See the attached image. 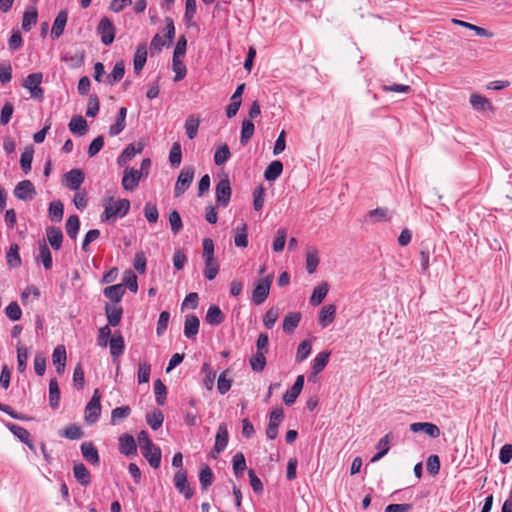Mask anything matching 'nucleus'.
Returning a JSON list of instances; mask_svg holds the SVG:
<instances>
[{
	"label": "nucleus",
	"mask_w": 512,
	"mask_h": 512,
	"mask_svg": "<svg viewBox=\"0 0 512 512\" xmlns=\"http://www.w3.org/2000/svg\"><path fill=\"white\" fill-rule=\"evenodd\" d=\"M66 186L71 190H78L84 182L85 176L82 170L72 169L64 175Z\"/></svg>",
	"instance_id": "14"
},
{
	"label": "nucleus",
	"mask_w": 512,
	"mask_h": 512,
	"mask_svg": "<svg viewBox=\"0 0 512 512\" xmlns=\"http://www.w3.org/2000/svg\"><path fill=\"white\" fill-rule=\"evenodd\" d=\"M7 428L22 443L26 444L30 450L35 451V446L30 439V433L27 429H25L24 427L18 426L16 424H13V423L7 424Z\"/></svg>",
	"instance_id": "15"
},
{
	"label": "nucleus",
	"mask_w": 512,
	"mask_h": 512,
	"mask_svg": "<svg viewBox=\"0 0 512 512\" xmlns=\"http://www.w3.org/2000/svg\"><path fill=\"white\" fill-rule=\"evenodd\" d=\"M283 171V164L279 160L272 161L264 172L267 181L276 180Z\"/></svg>",
	"instance_id": "37"
},
{
	"label": "nucleus",
	"mask_w": 512,
	"mask_h": 512,
	"mask_svg": "<svg viewBox=\"0 0 512 512\" xmlns=\"http://www.w3.org/2000/svg\"><path fill=\"white\" fill-rule=\"evenodd\" d=\"M6 258L7 263L11 268L19 267L21 265L19 246L17 244L10 245Z\"/></svg>",
	"instance_id": "46"
},
{
	"label": "nucleus",
	"mask_w": 512,
	"mask_h": 512,
	"mask_svg": "<svg viewBox=\"0 0 512 512\" xmlns=\"http://www.w3.org/2000/svg\"><path fill=\"white\" fill-rule=\"evenodd\" d=\"M67 19H68L67 11L62 10L57 14V16L53 22L52 29H51V37L53 39H58L63 34L66 23H67Z\"/></svg>",
	"instance_id": "18"
},
{
	"label": "nucleus",
	"mask_w": 512,
	"mask_h": 512,
	"mask_svg": "<svg viewBox=\"0 0 512 512\" xmlns=\"http://www.w3.org/2000/svg\"><path fill=\"white\" fill-rule=\"evenodd\" d=\"M265 354L266 353L256 351L255 355L250 358L249 362L253 371L261 372L264 370L266 366Z\"/></svg>",
	"instance_id": "53"
},
{
	"label": "nucleus",
	"mask_w": 512,
	"mask_h": 512,
	"mask_svg": "<svg viewBox=\"0 0 512 512\" xmlns=\"http://www.w3.org/2000/svg\"><path fill=\"white\" fill-rule=\"evenodd\" d=\"M182 153H181V145L178 142L173 143L170 153H169V161L173 167H178L181 164Z\"/></svg>",
	"instance_id": "58"
},
{
	"label": "nucleus",
	"mask_w": 512,
	"mask_h": 512,
	"mask_svg": "<svg viewBox=\"0 0 512 512\" xmlns=\"http://www.w3.org/2000/svg\"><path fill=\"white\" fill-rule=\"evenodd\" d=\"M66 360H67V355H66L65 347L63 345L57 346L53 351L52 361L56 367V371L59 374L63 373L65 366H66Z\"/></svg>",
	"instance_id": "22"
},
{
	"label": "nucleus",
	"mask_w": 512,
	"mask_h": 512,
	"mask_svg": "<svg viewBox=\"0 0 512 512\" xmlns=\"http://www.w3.org/2000/svg\"><path fill=\"white\" fill-rule=\"evenodd\" d=\"M231 185L228 176L221 179L215 188L216 202L219 206L227 207L231 198Z\"/></svg>",
	"instance_id": "8"
},
{
	"label": "nucleus",
	"mask_w": 512,
	"mask_h": 512,
	"mask_svg": "<svg viewBox=\"0 0 512 512\" xmlns=\"http://www.w3.org/2000/svg\"><path fill=\"white\" fill-rule=\"evenodd\" d=\"M151 372V365L147 362H141L138 365V383L144 384L149 382Z\"/></svg>",
	"instance_id": "59"
},
{
	"label": "nucleus",
	"mask_w": 512,
	"mask_h": 512,
	"mask_svg": "<svg viewBox=\"0 0 512 512\" xmlns=\"http://www.w3.org/2000/svg\"><path fill=\"white\" fill-rule=\"evenodd\" d=\"M228 428L226 423H220L215 436L214 450L217 454L225 450L228 444Z\"/></svg>",
	"instance_id": "13"
},
{
	"label": "nucleus",
	"mask_w": 512,
	"mask_h": 512,
	"mask_svg": "<svg viewBox=\"0 0 512 512\" xmlns=\"http://www.w3.org/2000/svg\"><path fill=\"white\" fill-rule=\"evenodd\" d=\"M110 354L114 358H118L124 352L125 343L120 332H115L109 341Z\"/></svg>",
	"instance_id": "21"
},
{
	"label": "nucleus",
	"mask_w": 512,
	"mask_h": 512,
	"mask_svg": "<svg viewBox=\"0 0 512 512\" xmlns=\"http://www.w3.org/2000/svg\"><path fill=\"white\" fill-rule=\"evenodd\" d=\"M125 74V63L123 60L117 61L113 70L107 75L106 81L109 85H114L122 80Z\"/></svg>",
	"instance_id": "27"
},
{
	"label": "nucleus",
	"mask_w": 512,
	"mask_h": 512,
	"mask_svg": "<svg viewBox=\"0 0 512 512\" xmlns=\"http://www.w3.org/2000/svg\"><path fill=\"white\" fill-rule=\"evenodd\" d=\"M229 372L230 371L228 369H226L218 377L217 389H218L220 394L227 393L230 390L231 386H232V380L227 377Z\"/></svg>",
	"instance_id": "52"
},
{
	"label": "nucleus",
	"mask_w": 512,
	"mask_h": 512,
	"mask_svg": "<svg viewBox=\"0 0 512 512\" xmlns=\"http://www.w3.org/2000/svg\"><path fill=\"white\" fill-rule=\"evenodd\" d=\"M301 321V314L299 312H291L287 314L283 320L282 328L286 333H292L297 328Z\"/></svg>",
	"instance_id": "29"
},
{
	"label": "nucleus",
	"mask_w": 512,
	"mask_h": 512,
	"mask_svg": "<svg viewBox=\"0 0 512 512\" xmlns=\"http://www.w3.org/2000/svg\"><path fill=\"white\" fill-rule=\"evenodd\" d=\"M60 435L71 440H78L83 437L84 433L80 426L73 424L62 430Z\"/></svg>",
	"instance_id": "55"
},
{
	"label": "nucleus",
	"mask_w": 512,
	"mask_h": 512,
	"mask_svg": "<svg viewBox=\"0 0 512 512\" xmlns=\"http://www.w3.org/2000/svg\"><path fill=\"white\" fill-rule=\"evenodd\" d=\"M200 321L194 314H188L185 317L184 335L191 339L194 338L199 331Z\"/></svg>",
	"instance_id": "20"
},
{
	"label": "nucleus",
	"mask_w": 512,
	"mask_h": 512,
	"mask_svg": "<svg viewBox=\"0 0 512 512\" xmlns=\"http://www.w3.org/2000/svg\"><path fill=\"white\" fill-rule=\"evenodd\" d=\"M202 245V257L205 262L204 276L208 280H213L219 272V263L214 257V242L211 238H205Z\"/></svg>",
	"instance_id": "2"
},
{
	"label": "nucleus",
	"mask_w": 512,
	"mask_h": 512,
	"mask_svg": "<svg viewBox=\"0 0 512 512\" xmlns=\"http://www.w3.org/2000/svg\"><path fill=\"white\" fill-rule=\"evenodd\" d=\"M46 236L51 247L58 251L61 249L63 233L59 227L49 226L46 228Z\"/></svg>",
	"instance_id": "17"
},
{
	"label": "nucleus",
	"mask_w": 512,
	"mask_h": 512,
	"mask_svg": "<svg viewBox=\"0 0 512 512\" xmlns=\"http://www.w3.org/2000/svg\"><path fill=\"white\" fill-rule=\"evenodd\" d=\"M255 131V126L251 120L244 119L242 122L241 128V137L240 142L242 145H246L247 142L251 139Z\"/></svg>",
	"instance_id": "47"
},
{
	"label": "nucleus",
	"mask_w": 512,
	"mask_h": 512,
	"mask_svg": "<svg viewBox=\"0 0 512 512\" xmlns=\"http://www.w3.org/2000/svg\"><path fill=\"white\" fill-rule=\"evenodd\" d=\"M279 317L278 308H270L264 315L263 324L267 329H271Z\"/></svg>",
	"instance_id": "64"
},
{
	"label": "nucleus",
	"mask_w": 512,
	"mask_h": 512,
	"mask_svg": "<svg viewBox=\"0 0 512 512\" xmlns=\"http://www.w3.org/2000/svg\"><path fill=\"white\" fill-rule=\"evenodd\" d=\"M60 389L58 382L55 378L50 380L49 383V403L51 408L55 409L59 406Z\"/></svg>",
	"instance_id": "44"
},
{
	"label": "nucleus",
	"mask_w": 512,
	"mask_h": 512,
	"mask_svg": "<svg viewBox=\"0 0 512 512\" xmlns=\"http://www.w3.org/2000/svg\"><path fill=\"white\" fill-rule=\"evenodd\" d=\"M232 465L234 474L237 477L242 476L247 468L246 460L243 453L238 452L233 456Z\"/></svg>",
	"instance_id": "48"
},
{
	"label": "nucleus",
	"mask_w": 512,
	"mask_h": 512,
	"mask_svg": "<svg viewBox=\"0 0 512 512\" xmlns=\"http://www.w3.org/2000/svg\"><path fill=\"white\" fill-rule=\"evenodd\" d=\"M38 13L36 8H31L24 12L22 18V29L26 32L30 31L31 28L37 23Z\"/></svg>",
	"instance_id": "41"
},
{
	"label": "nucleus",
	"mask_w": 512,
	"mask_h": 512,
	"mask_svg": "<svg viewBox=\"0 0 512 512\" xmlns=\"http://www.w3.org/2000/svg\"><path fill=\"white\" fill-rule=\"evenodd\" d=\"M329 357V351H322L315 357L312 365V375L319 374L326 367Z\"/></svg>",
	"instance_id": "38"
},
{
	"label": "nucleus",
	"mask_w": 512,
	"mask_h": 512,
	"mask_svg": "<svg viewBox=\"0 0 512 512\" xmlns=\"http://www.w3.org/2000/svg\"><path fill=\"white\" fill-rule=\"evenodd\" d=\"M105 313L107 316L109 326L115 327L120 324L123 314V310L121 307L115 305L113 306L107 303L105 305Z\"/></svg>",
	"instance_id": "24"
},
{
	"label": "nucleus",
	"mask_w": 512,
	"mask_h": 512,
	"mask_svg": "<svg viewBox=\"0 0 512 512\" xmlns=\"http://www.w3.org/2000/svg\"><path fill=\"white\" fill-rule=\"evenodd\" d=\"M451 22L454 25L462 26L464 28H467L469 30L474 31L480 37H486V38H492L493 37V33L492 32L488 31L485 28H482V27H479L477 25L471 24L469 22H466V21H463V20H459V19H455V18H453L451 20Z\"/></svg>",
	"instance_id": "30"
},
{
	"label": "nucleus",
	"mask_w": 512,
	"mask_h": 512,
	"mask_svg": "<svg viewBox=\"0 0 512 512\" xmlns=\"http://www.w3.org/2000/svg\"><path fill=\"white\" fill-rule=\"evenodd\" d=\"M81 452L86 461L93 465L99 464V454L92 442H83L81 444Z\"/></svg>",
	"instance_id": "23"
},
{
	"label": "nucleus",
	"mask_w": 512,
	"mask_h": 512,
	"mask_svg": "<svg viewBox=\"0 0 512 512\" xmlns=\"http://www.w3.org/2000/svg\"><path fill=\"white\" fill-rule=\"evenodd\" d=\"M203 374V384L207 390L211 391L214 387L216 371L212 369L209 363H204L201 369Z\"/></svg>",
	"instance_id": "39"
},
{
	"label": "nucleus",
	"mask_w": 512,
	"mask_h": 512,
	"mask_svg": "<svg viewBox=\"0 0 512 512\" xmlns=\"http://www.w3.org/2000/svg\"><path fill=\"white\" fill-rule=\"evenodd\" d=\"M470 104L474 109L481 111L486 110L488 107H490L489 101L479 94H472L470 96Z\"/></svg>",
	"instance_id": "61"
},
{
	"label": "nucleus",
	"mask_w": 512,
	"mask_h": 512,
	"mask_svg": "<svg viewBox=\"0 0 512 512\" xmlns=\"http://www.w3.org/2000/svg\"><path fill=\"white\" fill-rule=\"evenodd\" d=\"M312 344L309 340L302 341L297 348L296 361L303 362L310 355Z\"/></svg>",
	"instance_id": "57"
},
{
	"label": "nucleus",
	"mask_w": 512,
	"mask_h": 512,
	"mask_svg": "<svg viewBox=\"0 0 512 512\" xmlns=\"http://www.w3.org/2000/svg\"><path fill=\"white\" fill-rule=\"evenodd\" d=\"M367 216L371 219L373 223L377 222H387L390 221L391 215L387 208H376L373 210H370L367 213Z\"/></svg>",
	"instance_id": "42"
},
{
	"label": "nucleus",
	"mask_w": 512,
	"mask_h": 512,
	"mask_svg": "<svg viewBox=\"0 0 512 512\" xmlns=\"http://www.w3.org/2000/svg\"><path fill=\"white\" fill-rule=\"evenodd\" d=\"M97 32H98V34H100L101 42L104 45L109 46L113 43V41L115 39L116 29H115V26L113 25L112 21L109 18L103 17L100 20L98 27H97Z\"/></svg>",
	"instance_id": "6"
},
{
	"label": "nucleus",
	"mask_w": 512,
	"mask_h": 512,
	"mask_svg": "<svg viewBox=\"0 0 512 512\" xmlns=\"http://www.w3.org/2000/svg\"><path fill=\"white\" fill-rule=\"evenodd\" d=\"M273 280L272 275L258 280L252 291V300L256 305L262 304L268 297L270 292L271 283Z\"/></svg>",
	"instance_id": "3"
},
{
	"label": "nucleus",
	"mask_w": 512,
	"mask_h": 512,
	"mask_svg": "<svg viewBox=\"0 0 512 512\" xmlns=\"http://www.w3.org/2000/svg\"><path fill=\"white\" fill-rule=\"evenodd\" d=\"M336 315V306L334 304H329L323 306L319 312L318 322L322 328L328 327L335 319Z\"/></svg>",
	"instance_id": "16"
},
{
	"label": "nucleus",
	"mask_w": 512,
	"mask_h": 512,
	"mask_svg": "<svg viewBox=\"0 0 512 512\" xmlns=\"http://www.w3.org/2000/svg\"><path fill=\"white\" fill-rule=\"evenodd\" d=\"M172 68H173V71L175 72V77H174L175 82H178V81H181L182 79H184V77L186 76V73H187V69H186L185 64L180 60V57L175 58L173 56Z\"/></svg>",
	"instance_id": "56"
},
{
	"label": "nucleus",
	"mask_w": 512,
	"mask_h": 512,
	"mask_svg": "<svg viewBox=\"0 0 512 512\" xmlns=\"http://www.w3.org/2000/svg\"><path fill=\"white\" fill-rule=\"evenodd\" d=\"M146 421L151 429L158 430L163 424L164 415L162 411L156 410L153 413L146 415Z\"/></svg>",
	"instance_id": "51"
},
{
	"label": "nucleus",
	"mask_w": 512,
	"mask_h": 512,
	"mask_svg": "<svg viewBox=\"0 0 512 512\" xmlns=\"http://www.w3.org/2000/svg\"><path fill=\"white\" fill-rule=\"evenodd\" d=\"M33 153H34V150H33L32 146H30V147H27L24 150V152L21 154L20 166H21L22 170L24 171V173H26V174L31 170Z\"/></svg>",
	"instance_id": "54"
},
{
	"label": "nucleus",
	"mask_w": 512,
	"mask_h": 512,
	"mask_svg": "<svg viewBox=\"0 0 512 512\" xmlns=\"http://www.w3.org/2000/svg\"><path fill=\"white\" fill-rule=\"evenodd\" d=\"M124 292L125 290L122 284L108 286L104 289V295L116 303L121 301Z\"/></svg>",
	"instance_id": "43"
},
{
	"label": "nucleus",
	"mask_w": 512,
	"mask_h": 512,
	"mask_svg": "<svg viewBox=\"0 0 512 512\" xmlns=\"http://www.w3.org/2000/svg\"><path fill=\"white\" fill-rule=\"evenodd\" d=\"M410 430L413 432L423 431L432 438H438L440 436V429L437 425L429 422H416L410 425Z\"/></svg>",
	"instance_id": "19"
},
{
	"label": "nucleus",
	"mask_w": 512,
	"mask_h": 512,
	"mask_svg": "<svg viewBox=\"0 0 512 512\" xmlns=\"http://www.w3.org/2000/svg\"><path fill=\"white\" fill-rule=\"evenodd\" d=\"M73 473L76 480L83 486L90 483V472L83 463H77L73 467Z\"/></svg>",
	"instance_id": "34"
},
{
	"label": "nucleus",
	"mask_w": 512,
	"mask_h": 512,
	"mask_svg": "<svg viewBox=\"0 0 512 512\" xmlns=\"http://www.w3.org/2000/svg\"><path fill=\"white\" fill-rule=\"evenodd\" d=\"M231 157V152L227 144L218 147L214 154V163L217 166L225 164Z\"/></svg>",
	"instance_id": "45"
},
{
	"label": "nucleus",
	"mask_w": 512,
	"mask_h": 512,
	"mask_svg": "<svg viewBox=\"0 0 512 512\" xmlns=\"http://www.w3.org/2000/svg\"><path fill=\"white\" fill-rule=\"evenodd\" d=\"M143 456L147 459L150 466L157 469L161 463V449L155 445L142 450Z\"/></svg>",
	"instance_id": "26"
},
{
	"label": "nucleus",
	"mask_w": 512,
	"mask_h": 512,
	"mask_svg": "<svg viewBox=\"0 0 512 512\" xmlns=\"http://www.w3.org/2000/svg\"><path fill=\"white\" fill-rule=\"evenodd\" d=\"M51 221L60 222L64 214V205L60 200L52 201L48 210Z\"/></svg>",
	"instance_id": "40"
},
{
	"label": "nucleus",
	"mask_w": 512,
	"mask_h": 512,
	"mask_svg": "<svg viewBox=\"0 0 512 512\" xmlns=\"http://www.w3.org/2000/svg\"><path fill=\"white\" fill-rule=\"evenodd\" d=\"M329 291V286L327 282H323L317 287L314 288L313 293L310 297V303L313 306L320 305L324 298L326 297L327 293Z\"/></svg>",
	"instance_id": "32"
},
{
	"label": "nucleus",
	"mask_w": 512,
	"mask_h": 512,
	"mask_svg": "<svg viewBox=\"0 0 512 512\" xmlns=\"http://www.w3.org/2000/svg\"><path fill=\"white\" fill-rule=\"evenodd\" d=\"M5 314L11 321H18L22 316V311L17 302H11L5 308Z\"/></svg>",
	"instance_id": "63"
},
{
	"label": "nucleus",
	"mask_w": 512,
	"mask_h": 512,
	"mask_svg": "<svg viewBox=\"0 0 512 512\" xmlns=\"http://www.w3.org/2000/svg\"><path fill=\"white\" fill-rule=\"evenodd\" d=\"M65 228H66L67 235L70 238L75 239L77 237V234H78L79 228H80L79 217L77 215L69 216V218L67 219Z\"/></svg>",
	"instance_id": "50"
},
{
	"label": "nucleus",
	"mask_w": 512,
	"mask_h": 512,
	"mask_svg": "<svg viewBox=\"0 0 512 512\" xmlns=\"http://www.w3.org/2000/svg\"><path fill=\"white\" fill-rule=\"evenodd\" d=\"M142 176L141 171L129 167L125 168L122 178L123 188L127 191L135 190Z\"/></svg>",
	"instance_id": "10"
},
{
	"label": "nucleus",
	"mask_w": 512,
	"mask_h": 512,
	"mask_svg": "<svg viewBox=\"0 0 512 512\" xmlns=\"http://www.w3.org/2000/svg\"><path fill=\"white\" fill-rule=\"evenodd\" d=\"M36 260L41 261L46 270L51 269L52 256H51V252L44 240L39 242V255L36 257Z\"/></svg>",
	"instance_id": "33"
},
{
	"label": "nucleus",
	"mask_w": 512,
	"mask_h": 512,
	"mask_svg": "<svg viewBox=\"0 0 512 512\" xmlns=\"http://www.w3.org/2000/svg\"><path fill=\"white\" fill-rule=\"evenodd\" d=\"M119 452L125 456L137 454V445L132 435L122 434L119 437Z\"/></svg>",
	"instance_id": "12"
},
{
	"label": "nucleus",
	"mask_w": 512,
	"mask_h": 512,
	"mask_svg": "<svg viewBox=\"0 0 512 512\" xmlns=\"http://www.w3.org/2000/svg\"><path fill=\"white\" fill-rule=\"evenodd\" d=\"M199 124H200V119L198 116L192 114L187 117L186 122H185V131H186L187 137L190 140H193L197 136Z\"/></svg>",
	"instance_id": "35"
},
{
	"label": "nucleus",
	"mask_w": 512,
	"mask_h": 512,
	"mask_svg": "<svg viewBox=\"0 0 512 512\" xmlns=\"http://www.w3.org/2000/svg\"><path fill=\"white\" fill-rule=\"evenodd\" d=\"M213 478H214L213 472L210 469V467L207 465L203 466L201 468L200 474H199V481H200L201 488L203 490H207L208 487H210L212 485Z\"/></svg>",
	"instance_id": "49"
},
{
	"label": "nucleus",
	"mask_w": 512,
	"mask_h": 512,
	"mask_svg": "<svg viewBox=\"0 0 512 512\" xmlns=\"http://www.w3.org/2000/svg\"><path fill=\"white\" fill-rule=\"evenodd\" d=\"M319 265L318 250L315 247H311L306 253V270L308 274H313L317 266Z\"/></svg>",
	"instance_id": "36"
},
{
	"label": "nucleus",
	"mask_w": 512,
	"mask_h": 512,
	"mask_svg": "<svg viewBox=\"0 0 512 512\" xmlns=\"http://www.w3.org/2000/svg\"><path fill=\"white\" fill-rule=\"evenodd\" d=\"M104 211L101 214L102 222H109L116 217H124L130 209L128 199H115L114 197L105 198L103 201Z\"/></svg>",
	"instance_id": "1"
},
{
	"label": "nucleus",
	"mask_w": 512,
	"mask_h": 512,
	"mask_svg": "<svg viewBox=\"0 0 512 512\" xmlns=\"http://www.w3.org/2000/svg\"><path fill=\"white\" fill-rule=\"evenodd\" d=\"M43 75L42 73H32L29 74L24 82L23 86L30 91L31 97L35 99H42L43 98V89L40 87V84L42 82Z\"/></svg>",
	"instance_id": "7"
},
{
	"label": "nucleus",
	"mask_w": 512,
	"mask_h": 512,
	"mask_svg": "<svg viewBox=\"0 0 512 512\" xmlns=\"http://www.w3.org/2000/svg\"><path fill=\"white\" fill-rule=\"evenodd\" d=\"M265 189L262 185L258 186L253 192V206L256 211L262 209L264 205Z\"/></svg>",
	"instance_id": "62"
},
{
	"label": "nucleus",
	"mask_w": 512,
	"mask_h": 512,
	"mask_svg": "<svg viewBox=\"0 0 512 512\" xmlns=\"http://www.w3.org/2000/svg\"><path fill=\"white\" fill-rule=\"evenodd\" d=\"M68 127L72 133L79 136L86 134L88 128L86 120L80 115L72 117Z\"/></svg>",
	"instance_id": "28"
},
{
	"label": "nucleus",
	"mask_w": 512,
	"mask_h": 512,
	"mask_svg": "<svg viewBox=\"0 0 512 512\" xmlns=\"http://www.w3.org/2000/svg\"><path fill=\"white\" fill-rule=\"evenodd\" d=\"M14 195L19 200L25 201L27 199H32L36 195V190L30 180H22L16 185Z\"/></svg>",
	"instance_id": "11"
},
{
	"label": "nucleus",
	"mask_w": 512,
	"mask_h": 512,
	"mask_svg": "<svg viewBox=\"0 0 512 512\" xmlns=\"http://www.w3.org/2000/svg\"><path fill=\"white\" fill-rule=\"evenodd\" d=\"M173 481L176 489L184 496L185 499L192 498L194 491L189 485L186 470H178L174 475Z\"/></svg>",
	"instance_id": "9"
},
{
	"label": "nucleus",
	"mask_w": 512,
	"mask_h": 512,
	"mask_svg": "<svg viewBox=\"0 0 512 512\" xmlns=\"http://www.w3.org/2000/svg\"><path fill=\"white\" fill-rule=\"evenodd\" d=\"M225 319L224 314L222 313L221 309L216 306H210L207 310V314L205 317V320L208 324L217 326L221 324Z\"/></svg>",
	"instance_id": "31"
},
{
	"label": "nucleus",
	"mask_w": 512,
	"mask_h": 512,
	"mask_svg": "<svg viewBox=\"0 0 512 512\" xmlns=\"http://www.w3.org/2000/svg\"><path fill=\"white\" fill-rule=\"evenodd\" d=\"M147 60V47L146 44H141L137 47L134 59H133V66L136 74H140L143 67L145 66Z\"/></svg>",
	"instance_id": "25"
},
{
	"label": "nucleus",
	"mask_w": 512,
	"mask_h": 512,
	"mask_svg": "<svg viewBox=\"0 0 512 512\" xmlns=\"http://www.w3.org/2000/svg\"><path fill=\"white\" fill-rule=\"evenodd\" d=\"M154 393L156 396V402L159 405H164L165 400H166L167 391H166V386L163 384V382L160 379H157L154 382Z\"/></svg>",
	"instance_id": "60"
},
{
	"label": "nucleus",
	"mask_w": 512,
	"mask_h": 512,
	"mask_svg": "<svg viewBox=\"0 0 512 512\" xmlns=\"http://www.w3.org/2000/svg\"><path fill=\"white\" fill-rule=\"evenodd\" d=\"M101 395L98 389L94 390V393L85 408V420L88 424L95 423L101 413Z\"/></svg>",
	"instance_id": "5"
},
{
	"label": "nucleus",
	"mask_w": 512,
	"mask_h": 512,
	"mask_svg": "<svg viewBox=\"0 0 512 512\" xmlns=\"http://www.w3.org/2000/svg\"><path fill=\"white\" fill-rule=\"evenodd\" d=\"M194 173L195 170L191 166L184 167L181 170L174 188L175 197H180L187 191L193 181Z\"/></svg>",
	"instance_id": "4"
}]
</instances>
